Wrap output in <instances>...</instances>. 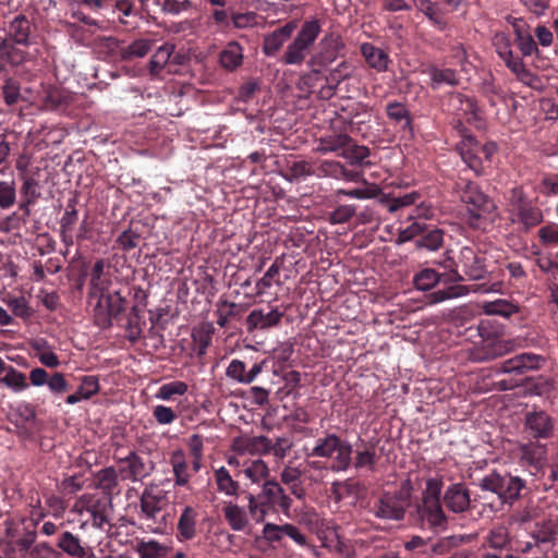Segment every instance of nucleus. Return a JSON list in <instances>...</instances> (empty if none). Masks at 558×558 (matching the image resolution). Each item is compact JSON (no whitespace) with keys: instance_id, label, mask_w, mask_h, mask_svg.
<instances>
[{"instance_id":"nucleus-1","label":"nucleus","mask_w":558,"mask_h":558,"mask_svg":"<svg viewBox=\"0 0 558 558\" xmlns=\"http://www.w3.org/2000/svg\"><path fill=\"white\" fill-rule=\"evenodd\" d=\"M458 193L461 202L466 205L468 223L472 228H484L486 222L495 220L497 207L494 201L475 183L461 181L458 184Z\"/></svg>"},{"instance_id":"nucleus-2","label":"nucleus","mask_w":558,"mask_h":558,"mask_svg":"<svg viewBox=\"0 0 558 558\" xmlns=\"http://www.w3.org/2000/svg\"><path fill=\"white\" fill-rule=\"evenodd\" d=\"M412 489L409 480L402 482L397 493H386L378 498L372 508L373 513L385 520L403 519L405 510L410 506Z\"/></svg>"},{"instance_id":"nucleus-3","label":"nucleus","mask_w":558,"mask_h":558,"mask_svg":"<svg viewBox=\"0 0 558 558\" xmlns=\"http://www.w3.org/2000/svg\"><path fill=\"white\" fill-rule=\"evenodd\" d=\"M320 31L322 27L317 20L304 22L298 35L287 46L282 62L287 65L302 64Z\"/></svg>"},{"instance_id":"nucleus-4","label":"nucleus","mask_w":558,"mask_h":558,"mask_svg":"<svg viewBox=\"0 0 558 558\" xmlns=\"http://www.w3.org/2000/svg\"><path fill=\"white\" fill-rule=\"evenodd\" d=\"M481 488L496 494L502 504H512L520 498L525 481L517 475L492 473L482 478Z\"/></svg>"},{"instance_id":"nucleus-5","label":"nucleus","mask_w":558,"mask_h":558,"mask_svg":"<svg viewBox=\"0 0 558 558\" xmlns=\"http://www.w3.org/2000/svg\"><path fill=\"white\" fill-rule=\"evenodd\" d=\"M442 488V482L438 478H428L423 492V502L418 508V513L423 521H426L433 527L444 529L446 525V515L440 505L439 496Z\"/></svg>"},{"instance_id":"nucleus-6","label":"nucleus","mask_w":558,"mask_h":558,"mask_svg":"<svg viewBox=\"0 0 558 558\" xmlns=\"http://www.w3.org/2000/svg\"><path fill=\"white\" fill-rule=\"evenodd\" d=\"M510 211L511 220L521 223L525 229L536 227L544 219L543 211L527 199L520 187L511 190Z\"/></svg>"},{"instance_id":"nucleus-7","label":"nucleus","mask_w":558,"mask_h":558,"mask_svg":"<svg viewBox=\"0 0 558 558\" xmlns=\"http://www.w3.org/2000/svg\"><path fill=\"white\" fill-rule=\"evenodd\" d=\"M457 148L468 167L477 174L483 172L482 157L485 160H489L497 149L495 143L480 146L475 138L471 134L464 133L463 130L461 131V141Z\"/></svg>"},{"instance_id":"nucleus-8","label":"nucleus","mask_w":558,"mask_h":558,"mask_svg":"<svg viewBox=\"0 0 558 558\" xmlns=\"http://www.w3.org/2000/svg\"><path fill=\"white\" fill-rule=\"evenodd\" d=\"M119 472L122 478L131 482H140L148 477L155 469V464L150 459L135 451H130L126 457L119 460Z\"/></svg>"},{"instance_id":"nucleus-9","label":"nucleus","mask_w":558,"mask_h":558,"mask_svg":"<svg viewBox=\"0 0 558 558\" xmlns=\"http://www.w3.org/2000/svg\"><path fill=\"white\" fill-rule=\"evenodd\" d=\"M98 301L94 308L95 323L101 328H108L112 318L124 311V300L119 292L97 296Z\"/></svg>"},{"instance_id":"nucleus-10","label":"nucleus","mask_w":558,"mask_h":558,"mask_svg":"<svg viewBox=\"0 0 558 558\" xmlns=\"http://www.w3.org/2000/svg\"><path fill=\"white\" fill-rule=\"evenodd\" d=\"M167 492L159 486L151 485L144 489L141 497V511L143 518L149 521H158L161 511L167 507Z\"/></svg>"},{"instance_id":"nucleus-11","label":"nucleus","mask_w":558,"mask_h":558,"mask_svg":"<svg viewBox=\"0 0 558 558\" xmlns=\"http://www.w3.org/2000/svg\"><path fill=\"white\" fill-rule=\"evenodd\" d=\"M459 267L471 280H480L486 274L485 256L473 248L464 246L459 254Z\"/></svg>"},{"instance_id":"nucleus-12","label":"nucleus","mask_w":558,"mask_h":558,"mask_svg":"<svg viewBox=\"0 0 558 558\" xmlns=\"http://www.w3.org/2000/svg\"><path fill=\"white\" fill-rule=\"evenodd\" d=\"M232 450L241 456L267 454L270 452L271 440L266 436H239L232 440Z\"/></svg>"},{"instance_id":"nucleus-13","label":"nucleus","mask_w":558,"mask_h":558,"mask_svg":"<svg viewBox=\"0 0 558 558\" xmlns=\"http://www.w3.org/2000/svg\"><path fill=\"white\" fill-rule=\"evenodd\" d=\"M320 47L322 51L319 54L313 57L308 62L312 71L315 73H319L322 66L331 63L339 54L343 45L338 35L331 34L322 40Z\"/></svg>"},{"instance_id":"nucleus-14","label":"nucleus","mask_w":558,"mask_h":558,"mask_svg":"<svg viewBox=\"0 0 558 558\" xmlns=\"http://www.w3.org/2000/svg\"><path fill=\"white\" fill-rule=\"evenodd\" d=\"M451 102L453 108L457 110V116L459 118L457 128H460V133L462 130L465 132L464 128L462 126V120L470 124L480 126L481 117L473 98L462 94H457L452 97Z\"/></svg>"},{"instance_id":"nucleus-15","label":"nucleus","mask_w":558,"mask_h":558,"mask_svg":"<svg viewBox=\"0 0 558 558\" xmlns=\"http://www.w3.org/2000/svg\"><path fill=\"white\" fill-rule=\"evenodd\" d=\"M298 23L290 21L270 34H267L264 37L263 52L268 57L275 56L291 37Z\"/></svg>"},{"instance_id":"nucleus-16","label":"nucleus","mask_w":558,"mask_h":558,"mask_svg":"<svg viewBox=\"0 0 558 558\" xmlns=\"http://www.w3.org/2000/svg\"><path fill=\"white\" fill-rule=\"evenodd\" d=\"M169 463L172 469L173 483L177 487H187L192 477L187 456L183 449H175L170 453Z\"/></svg>"},{"instance_id":"nucleus-17","label":"nucleus","mask_w":558,"mask_h":558,"mask_svg":"<svg viewBox=\"0 0 558 558\" xmlns=\"http://www.w3.org/2000/svg\"><path fill=\"white\" fill-rule=\"evenodd\" d=\"M263 535L269 542H279L284 536H288L298 545H306L305 535L296 526L289 523L283 525L266 523L263 529Z\"/></svg>"},{"instance_id":"nucleus-18","label":"nucleus","mask_w":558,"mask_h":558,"mask_svg":"<svg viewBox=\"0 0 558 558\" xmlns=\"http://www.w3.org/2000/svg\"><path fill=\"white\" fill-rule=\"evenodd\" d=\"M444 502L454 513L466 511L470 507L469 489L462 484L450 485L445 492Z\"/></svg>"},{"instance_id":"nucleus-19","label":"nucleus","mask_w":558,"mask_h":558,"mask_svg":"<svg viewBox=\"0 0 558 558\" xmlns=\"http://www.w3.org/2000/svg\"><path fill=\"white\" fill-rule=\"evenodd\" d=\"M283 315L284 312L278 308H271L267 313L263 310H254L246 317V325L248 329H268L278 326Z\"/></svg>"},{"instance_id":"nucleus-20","label":"nucleus","mask_w":558,"mask_h":558,"mask_svg":"<svg viewBox=\"0 0 558 558\" xmlns=\"http://www.w3.org/2000/svg\"><path fill=\"white\" fill-rule=\"evenodd\" d=\"M58 547L73 558H96L90 548L81 544L80 538L71 532H63L57 543Z\"/></svg>"},{"instance_id":"nucleus-21","label":"nucleus","mask_w":558,"mask_h":558,"mask_svg":"<svg viewBox=\"0 0 558 558\" xmlns=\"http://www.w3.org/2000/svg\"><path fill=\"white\" fill-rule=\"evenodd\" d=\"M243 47L238 41L228 43L219 53V63L227 71H235L243 63Z\"/></svg>"},{"instance_id":"nucleus-22","label":"nucleus","mask_w":558,"mask_h":558,"mask_svg":"<svg viewBox=\"0 0 558 558\" xmlns=\"http://www.w3.org/2000/svg\"><path fill=\"white\" fill-rule=\"evenodd\" d=\"M513 31L515 34V43L523 56L530 57L537 51V46L531 33L527 31V25L523 20L513 19Z\"/></svg>"},{"instance_id":"nucleus-23","label":"nucleus","mask_w":558,"mask_h":558,"mask_svg":"<svg viewBox=\"0 0 558 558\" xmlns=\"http://www.w3.org/2000/svg\"><path fill=\"white\" fill-rule=\"evenodd\" d=\"M106 264L102 259L97 260L92 269L89 294L90 296H101L111 284L110 278L105 274Z\"/></svg>"},{"instance_id":"nucleus-24","label":"nucleus","mask_w":558,"mask_h":558,"mask_svg":"<svg viewBox=\"0 0 558 558\" xmlns=\"http://www.w3.org/2000/svg\"><path fill=\"white\" fill-rule=\"evenodd\" d=\"M351 137L347 134H330L319 138L316 151L320 154L340 153L345 151L347 146L351 143Z\"/></svg>"},{"instance_id":"nucleus-25","label":"nucleus","mask_w":558,"mask_h":558,"mask_svg":"<svg viewBox=\"0 0 558 558\" xmlns=\"http://www.w3.org/2000/svg\"><path fill=\"white\" fill-rule=\"evenodd\" d=\"M94 485L108 495L118 494L120 490L117 470L112 466L99 470L94 475Z\"/></svg>"},{"instance_id":"nucleus-26","label":"nucleus","mask_w":558,"mask_h":558,"mask_svg":"<svg viewBox=\"0 0 558 558\" xmlns=\"http://www.w3.org/2000/svg\"><path fill=\"white\" fill-rule=\"evenodd\" d=\"M526 426L538 438L548 437L553 430L551 418L542 411L527 414Z\"/></svg>"},{"instance_id":"nucleus-27","label":"nucleus","mask_w":558,"mask_h":558,"mask_svg":"<svg viewBox=\"0 0 558 558\" xmlns=\"http://www.w3.org/2000/svg\"><path fill=\"white\" fill-rule=\"evenodd\" d=\"M39 362L49 368H57L60 365L58 355L52 351L50 344L45 339H36L31 343Z\"/></svg>"},{"instance_id":"nucleus-28","label":"nucleus","mask_w":558,"mask_h":558,"mask_svg":"<svg viewBox=\"0 0 558 558\" xmlns=\"http://www.w3.org/2000/svg\"><path fill=\"white\" fill-rule=\"evenodd\" d=\"M223 512L228 524L233 531L240 532L247 526L248 519L244 508L232 502H227L223 507Z\"/></svg>"},{"instance_id":"nucleus-29","label":"nucleus","mask_w":558,"mask_h":558,"mask_svg":"<svg viewBox=\"0 0 558 558\" xmlns=\"http://www.w3.org/2000/svg\"><path fill=\"white\" fill-rule=\"evenodd\" d=\"M361 51L369 66L377 71H385L387 69L389 58L384 50L366 43L361 46Z\"/></svg>"},{"instance_id":"nucleus-30","label":"nucleus","mask_w":558,"mask_h":558,"mask_svg":"<svg viewBox=\"0 0 558 558\" xmlns=\"http://www.w3.org/2000/svg\"><path fill=\"white\" fill-rule=\"evenodd\" d=\"M324 545L342 557L352 558L355 555L353 546L349 541L342 538L335 530L329 531L325 536Z\"/></svg>"},{"instance_id":"nucleus-31","label":"nucleus","mask_w":558,"mask_h":558,"mask_svg":"<svg viewBox=\"0 0 558 558\" xmlns=\"http://www.w3.org/2000/svg\"><path fill=\"white\" fill-rule=\"evenodd\" d=\"M470 293L466 286L454 284L446 289L436 290L427 295V304L435 305L448 300L465 296Z\"/></svg>"},{"instance_id":"nucleus-32","label":"nucleus","mask_w":558,"mask_h":558,"mask_svg":"<svg viewBox=\"0 0 558 558\" xmlns=\"http://www.w3.org/2000/svg\"><path fill=\"white\" fill-rule=\"evenodd\" d=\"M9 34L16 44L28 45L31 22L24 15L15 16L10 24Z\"/></svg>"},{"instance_id":"nucleus-33","label":"nucleus","mask_w":558,"mask_h":558,"mask_svg":"<svg viewBox=\"0 0 558 558\" xmlns=\"http://www.w3.org/2000/svg\"><path fill=\"white\" fill-rule=\"evenodd\" d=\"M214 475L219 493L230 497L238 495L239 483L232 478L230 472L225 466L218 468Z\"/></svg>"},{"instance_id":"nucleus-34","label":"nucleus","mask_w":558,"mask_h":558,"mask_svg":"<svg viewBox=\"0 0 558 558\" xmlns=\"http://www.w3.org/2000/svg\"><path fill=\"white\" fill-rule=\"evenodd\" d=\"M341 441L342 439H340L335 434H328L324 438H318L316 440V445L312 449L311 456L319 458H331Z\"/></svg>"},{"instance_id":"nucleus-35","label":"nucleus","mask_w":558,"mask_h":558,"mask_svg":"<svg viewBox=\"0 0 558 558\" xmlns=\"http://www.w3.org/2000/svg\"><path fill=\"white\" fill-rule=\"evenodd\" d=\"M196 518L197 513L193 507L186 506L183 509L178 522V530L184 539H192L195 536Z\"/></svg>"},{"instance_id":"nucleus-36","label":"nucleus","mask_w":558,"mask_h":558,"mask_svg":"<svg viewBox=\"0 0 558 558\" xmlns=\"http://www.w3.org/2000/svg\"><path fill=\"white\" fill-rule=\"evenodd\" d=\"M301 475L302 471L299 468L292 465H286L281 472L282 483L290 486L291 493L296 498H303L305 495V490L300 483Z\"/></svg>"},{"instance_id":"nucleus-37","label":"nucleus","mask_w":558,"mask_h":558,"mask_svg":"<svg viewBox=\"0 0 558 558\" xmlns=\"http://www.w3.org/2000/svg\"><path fill=\"white\" fill-rule=\"evenodd\" d=\"M352 446L342 440L338 446V449L335 451V454L331 457L332 463L330 470L333 472H343L347 471L352 462Z\"/></svg>"},{"instance_id":"nucleus-38","label":"nucleus","mask_w":558,"mask_h":558,"mask_svg":"<svg viewBox=\"0 0 558 558\" xmlns=\"http://www.w3.org/2000/svg\"><path fill=\"white\" fill-rule=\"evenodd\" d=\"M189 452L191 457V468L194 473H197L203 468L204 458V440L198 434H193L189 440Z\"/></svg>"},{"instance_id":"nucleus-39","label":"nucleus","mask_w":558,"mask_h":558,"mask_svg":"<svg viewBox=\"0 0 558 558\" xmlns=\"http://www.w3.org/2000/svg\"><path fill=\"white\" fill-rule=\"evenodd\" d=\"M482 308L487 315H499L505 317H509L519 312V307L517 305L502 299L484 302Z\"/></svg>"},{"instance_id":"nucleus-40","label":"nucleus","mask_w":558,"mask_h":558,"mask_svg":"<svg viewBox=\"0 0 558 558\" xmlns=\"http://www.w3.org/2000/svg\"><path fill=\"white\" fill-rule=\"evenodd\" d=\"M187 390L189 386L186 383L174 380L161 385L158 388L155 398L161 401H171L173 400L174 396H183L187 392Z\"/></svg>"},{"instance_id":"nucleus-41","label":"nucleus","mask_w":558,"mask_h":558,"mask_svg":"<svg viewBox=\"0 0 558 558\" xmlns=\"http://www.w3.org/2000/svg\"><path fill=\"white\" fill-rule=\"evenodd\" d=\"M243 473L252 483H260L269 475V468L262 459H256L246 463Z\"/></svg>"},{"instance_id":"nucleus-42","label":"nucleus","mask_w":558,"mask_h":558,"mask_svg":"<svg viewBox=\"0 0 558 558\" xmlns=\"http://www.w3.org/2000/svg\"><path fill=\"white\" fill-rule=\"evenodd\" d=\"M427 72L430 77L433 88H438L441 85L453 86L458 83L456 72L451 69H438L436 66H432Z\"/></svg>"},{"instance_id":"nucleus-43","label":"nucleus","mask_w":558,"mask_h":558,"mask_svg":"<svg viewBox=\"0 0 558 558\" xmlns=\"http://www.w3.org/2000/svg\"><path fill=\"white\" fill-rule=\"evenodd\" d=\"M1 383L14 392H22L28 388L26 375L13 367L7 371Z\"/></svg>"},{"instance_id":"nucleus-44","label":"nucleus","mask_w":558,"mask_h":558,"mask_svg":"<svg viewBox=\"0 0 558 558\" xmlns=\"http://www.w3.org/2000/svg\"><path fill=\"white\" fill-rule=\"evenodd\" d=\"M441 279V276L432 268H425L417 272L413 278L416 289L427 291L433 289Z\"/></svg>"},{"instance_id":"nucleus-45","label":"nucleus","mask_w":558,"mask_h":558,"mask_svg":"<svg viewBox=\"0 0 558 558\" xmlns=\"http://www.w3.org/2000/svg\"><path fill=\"white\" fill-rule=\"evenodd\" d=\"M86 511L92 518V525L97 529H105L109 525V513L107 502L96 501L95 504L87 507Z\"/></svg>"},{"instance_id":"nucleus-46","label":"nucleus","mask_w":558,"mask_h":558,"mask_svg":"<svg viewBox=\"0 0 558 558\" xmlns=\"http://www.w3.org/2000/svg\"><path fill=\"white\" fill-rule=\"evenodd\" d=\"M420 198V194L411 192L398 197H383L380 203L387 208L389 213H396L403 207L413 205Z\"/></svg>"},{"instance_id":"nucleus-47","label":"nucleus","mask_w":558,"mask_h":558,"mask_svg":"<svg viewBox=\"0 0 558 558\" xmlns=\"http://www.w3.org/2000/svg\"><path fill=\"white\" fill-rule=\"evenodd\" d=\"M173 51L171 44H165L155 51L149 62L151 74H157L167 64Z\"/></svg>"},{"instance_id":"nucleus-48","label":"nucleus","mask_w":558,"mask_h":558,"mask_svg":"<svg viewBox=\"0 0 558 558\" xmlns=\"http://www.w3.org/2000/svg\"><path fill=\"white\" fill-rule=\"evenodd\" d=\"M232 24L238 29L253 28L263 25L264 17L255 12L234 13L231 16Z\"/></svg>"},{"instance_id":"nucleus-49","label":"nucleus","mask_w":558,"mask_h":558,"mask_svg":"<svg viewBox=\"0 0 558 558\" xmlns=\"http://www.w3.org/2000/svg\"><path fill=\"white\" fill-rule=\"evenodd\" d=\"M150 48V40L137 39L121 50V57L123 59L142 58L148 53Z\"/></svg>"},{"instance_id":"nucleus-50","label":"nucleus","mask_w":558,"mask_h":558,"mask_svg":"<svg viewBox=\"0 0 558 558\" xmlns=\"http://www.w3.org/2000/svg\"><path fill=\"white\" fill-rule=\"evenodd\" d=\"M437 264L447 270L445 282H460L463 276L459 272V262H456L447 252Z\"/></svg>"},{"instance_id":"nucleus-51","label":"nucleus","mask_w":558,"mask_h":558,"mask_svg":"<svg viewBox=\"0 0 558 558\" xmlns=\"http://www.w3.org/2000/svg\"><path fill=\"white\" fill-rule=\"evenodd\" d=\"M416 8L437 27L444 28L445 23L438 12L437 5L430 0H413Z\"/></svg>"},{"instance_id":"nucleus-52","label":"nucleus","mask_w":558,"mask_h":558,"mask_svg":"<svg viewBox=\"0 0 558 558\" xmlns=\"http://www.w3.org/2000/svg\"><path fill=\"white\" fill-rule=\"evenodd\" d=\"M486 538L489 546L495 549H504L510 542L508 529L504 525L493 527Z\"/></svg>"},{"instance_id":"nucleus-53","label":"nucleus","mask_w":558,"mask_h":558,"mask_svg":"<svg viewBox=\"0 0 558 558\" xmlns=\"http://www.w3.org/2000/svg\"><path fill=\"white\" fill-rule=\"evenodd\" d=\"M502 60L507 68L511 70L520 81L523 83H530L532 73L525 68L523 61L520 58L513 57L512 53L509 58H505Z\"/></svg>"},{"instance_id":"nucleus-54","label":"nucleus","mask_w":558,"mask_h":558,"mask_svg":"<svg viewBox=\"0 0 558 558\" xmlns=\"http://www.w3.org/2000/svg\"><path fill=\"white\" fill-rule=\"evenodd\" d=\"M355 494V485L349 481L333 482L331 484V496L336 502L343 501L351 496L354 497Z\"/></svg>"},{"instance_id":"nucleus-55","label":"nucleus","mask_w":558,"mask_h":558,"mask_svg":"<svg viewBox=\"0 0 558 558\" xmlns=\"http://www.w3.org/2000/svg\"><path fill=\"white\" fill-rule=\"evenodd\" d=\"M368 155L369 150L367 147L352 145V142L347 146L345 151L340 153V156L348 159L352 165H364V160Z\"/></svg>"},{"instance_id":"nucleus-56","label":"nucleus","mask_w":558,"mask_h":558,"mask_svg":"<svg viewBox=\"0 0 558 558\" xmlns=\"http://www.w3.org/2000/svg\"><path fill=\"white\" fill-rule=\"evenodd\" d=\"M192 0H163L161 11L171 15H179L194 9Z\"/></svg>"},{"instance_id":"nucleus-57","label":"nucleus","mask_w":558,"mask_h":558,"mask_svg":"<svg viewBox=\"0 0 558 558\" xmlns=\"http://www.w3.org/2000/svg\"><path fill=\"white\" fill-rule=\"evenodd\" d=\"M542 512L543 509L538 504L530 502L514 514V521L524 524L538 519Z\"/></svg>"},{"instance_id":"nucleus-58","label":"nucleus","mask_w":558,"mask_h":558,"mask_svg":"<svg viewBox=\"0 0 558 558\" xmlns=\"http://www.w3.org/2000/svg\"><path fill=\"white\" fill-rule=\"evenodd\" d=\"M279 272V264L277 262L272 263L266 270L265 275L256 282V290L258 295L265 293V291L272 286L274 279L278 277Z\"/></svg>"},{"instance_id":"nucleus-59","label":"nucleus","mask_w":558,"mask_h":558,"mask_svg":"<svg viewBox=\"0 0 558 558\" xmlns=\"http://www.w3.org/2000/svg\"><path fill=\"white\" fill-rule=\"evenodd\" d=\"M153 416L160 425H170L178 418V414L172 408L162 404L153 408Z\"/></svg>"},{"instance_id":"nucleus-60","label":"nucleus","mask_w":558,"mask_h":558,"mask_svg":"<svg viewBox=\"0 0 558 558\" xmlns=\"http://www.w3.org/2000/svg\"><path fill=\"white\" fill-rule=\"evenodd\" d=\"M49 391L54 396H60L69 390V383L62 373L50 375L47 384Z\"/></svg>"},{"instance_id":"nucleus-61","label":"nucleus","mask_w":558,"mask_h":558,"mask_svg":"<svg viewBox=\"0 0 558 558\" xmlns=\"http://www.w3.org/2000/svg\"><path fill=\"white\" fill-rule=\"evenodd\" d=\"M355 206L340 205L329 214V221L333 225L344 223L355 215Z\"/></svg>"},{"instance_id":"nucleus-62","label":"nucleus","mask_w":558,"mask_h":558,"mask_svg":"<svg viewBox=\"0 0 558 558\" xmlns=\"http://www.w3.org/2000/svg\"><path fill=\"white\" fill-rule=\"evenodd\" d=\"M493 45L501 59L509 58L513 53L510 38L505 33H496L493 38Z\"/></svg>"},{"instance_id":"nucleus-63","label":"nucleus","mask_w":558,"mask_h":558,"mask_svg":"<svg viewBox=\"0 0 558 558\" xmlns=\"http://www.w3.org/2000/svg\"><path fill=\"white\" fill-rule=\"evenodd\" d=\"M15 202V189L12 182L0 181V207L5 209Z\"/></svg>"},{"instance_id":"nucleus-64","label":"nucleus","mask_w":558,"mask_h":558,"mask_svg":"<svg viewBox=\"0 0 558 558\" xmlns=\"http://www.w3.org/2000/svg\"><path fill=\"white\" fill-rule=\"evenodd\" d=\"M136 551L141 558H156L162 553V547L155 541L143 542L137 545Z\"/></svg>"}]
</instances>
